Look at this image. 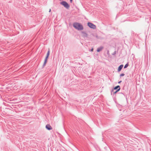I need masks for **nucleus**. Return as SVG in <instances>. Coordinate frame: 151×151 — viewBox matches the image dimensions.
I'll use <instances>...</instances> for the list:
<instances>
[{
	"instance_id": "obj_1",
	"label": "nucleus",
	"mask_w": 151,
	"mask_h": 151,
	"mask_svg": "<svg viewBox=\"0 0 151 151\" xmlns=\"http://www.w3.org/2000/svg\"><path fill=\"white\" fill-rule=\"evenodd\" d=\"M73 27L78 30H82L83 29V26L78 23H75L73 24Z\"/></svg>"
},
{
	"instance_id": "obj_2",
	"label": "nucleus",
	"mask_w": 151,
	"mask_h": 151,
	"mask_svg": "<svg viewBox=\"0 0 151 151\" xmlns=\"http://www.w3.org/2000/svg\"><path fill=\"white\" fill-rule=\"evenodd\" d=\"M60 4L63 6L64 7L67 9H69L70 6L67 2L65 1H63L60 3Z\"/></svg>"
},
{
	"instance_id": "obj_3",
	"label": "nucleus",
	"mask_w": 151,
	"mask_h": 151,
	"mask_svg": "<svg viewBox=\"0 0 151 151\" xmlns=\"http://www.w3.org/2000/svg\"><path fill=\"white\" fill-rule=\"evenodd\" d=\"M88 26L90 28L93 29H95L96 28V25L93 24L88 22Z\"/></svg>"
},
{
	"instance_id": "obj_4",
	"label": "nucleus",
	"mask_w": 151,
	"mask_h": 151,
	"mask_svg": "<svg viewBox=\"0 0 151 151\" xmlns=\"http://www.w3.org/2000/svg\"><path fill=\"white\" fill-rule=\"evenodd\" d=\"M46 128L48 130H51L52 129V127L51 126L48 124H47L46 126Z\"/></svg>"
},
{
	"instance_id": "obj_5",
	"label": "nucleus",
	"mask_w": 151,
	"mask_h": 151,
	"mask_svg": "<svg viewBox=\"0 0 151 151\" xmlns=\"http://www.w3.org/2000/svg\"><path fill=\"white\" fill-rule=\"evenodd\" d=\"M120 87L119 86H116L114 88V89L116 90V89H118V90L117 91H116V92H114V93H116V92H118V91H119L120 90Z\"/></svg>"
},
{
	"instance_id": "obj_6",
	"label": "nucleus",
	"mask_w": 151,
	"mask_h": 151,
	"mask_svg": "<svg viewBox=\"0 0 151 151\" xmlns=\"http://www.w3.org/2000/svg\"><path fill=\"white\" fill-rule=\"evenodd\" d=\"M123 66V65H121L118 67V70L119 72L121 70Z\"/></svg>"
},
{
	"instance_id": "obj_7",
	"label": "nucleus",
	"mask_w": 151,
	"mask_h": 151,
	"mask_svg": "<svg viewBox=\"0 0 151 151\" xmlns=\"http://www.w3.org/2000/svg\"><path fill=\"white\" fill-rule=\"evenodd\" d=\"M49 55H50V50H49V49L48 51V52L47 54V56H46L45 58L46 59H48V58L49 57Z\"/></svg>"
},
{
	"instance_id": "obj_8",
	"label": "nucleus",
	"mask_w": 151,
	"mask_h": 151,
	"mask_svg": "<svg viewBox=\"0 0 151 151\" xmlns=\"http://www.w3.org/2000/svg\"><path fill=\"white\" fill-rule=\"evenodd\" d=\"M103 49V47H100L99 48L97 49V51L98 52H99L100 51H101Z\"/></svg>"
},
{
	"instance_id": "obj_9",
	"label": "nucleus",
	"mask_w": 151,
	"mask_h": 151,
	"mask_svg": "<svg viewBox=\"0 0 151 151\" xmlns=\"http://www.w3.org/2000/svg\"><path fill=\"white\" fill-rule=\"evenodd\" d=\"M47 59H46L45 58V60L44 61V65H45L46 63H47Z\"/></svg>"
},
{
	"instance_id": "obj_10",
	"label": "nucleus",
	"mask_w": 151,
	"mask_h": 151,
	"mask_svg": "<svg viewBox=\"0 0 151 151\" xmlns=\"http://www.w3.org/2000/svg\"><path fill=\"white\" fill-rule=\"evenodd\" d=\"M128 66V64H127L126 65H125L124 66V68H127Z\"/></svg>"
},
{
	"instance_id": "obj_11",
	"label": "nucleus",
	"mask_w": 151,
	"mask_h": 151,
	"mask_svg": "<svg viewBox=\"0 0 151 151\" xmlns=\"http://www.w3.org/2000/svg\"><path fill=\"white\" fill-rule=\"evenodd\" d=\"M124 75V73H122L120 75V76H123Z\"/></svg>"
},
{
	"instance_id": "obj_12",
	"label": "nucleus",
	"mask_w": 151,
	"mask_h": 151,
	"mask_svg": "<svg viewBox=\"0 0 151 151\" xmlns=\"http://www.w3.org/2000/svg\"><path fill=\"white\" fill-rule=\"evenodd\" d=\"M51 9H49V12H51Z\"/></svg>"
},
{
	"instance_id": "obj_13",
	"label": "nucleus",
	"mask_w": 151,
	"mask_h": 151,
	"mask_svg": "<svg viewBox=\"0 0 151 151\" xmlns=\"http://www.w3.org/2000/svg\"><path fill=\"white\" fill-rule=\"evenodd\" d=\"M122 82V81H119V82H118V83H120L121 82Z\"/></svg>"
},
{
	"instance_id": "obj_14",
	"label": "nucleus",
	"mask_w": 151,
	"mask_h": 151,
	"mask_svg": "<svg viewBox=\"0 0 151 151\" xmlns=\"http://www.w3.org/2000/svg\"><path fill=\"white\" fill-rule=\"evenodd\" d=\"M93 48H92L91 50V51H93Z\"/></svg>"
},
{
	"instance_id": "obj_15",
	"label": "nucleus",
	"mask_w": 151,
	"mask_h": 151,
	"mask_svg": "<svg viewBox=\"0 0 151 151\" xmlns=\"http://www.w3.org/2000/svg\"><path fill=\"white\" fill-rule=\"evenodd\" d=\"M70 0V2L71 3L72 1V0Z\"/></svg>"
}]
</instances>
